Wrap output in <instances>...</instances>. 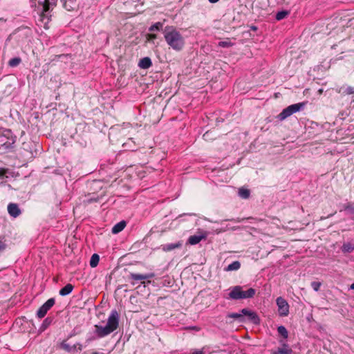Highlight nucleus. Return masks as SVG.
Here are the masks:
<instances>
[{"mask_svg": "<svg viewBox=\"0 0 354 354\" xmlns=\"http://www.w3.org/2000/svg\"><path fill=\"white\" fill-rule=\"evenodd\" d=\"M162 33L165 40L169 48L177 52L181 51L183 49L185 45V39L175 26H165Z\"/></svg>", "mask_w": 354, "mask_h": 354, "instance_id": "nucleus-1", "label": "nucleus"}, {"mask_svg": "<svg viewBox=\"0 0 354 354\" xmlns=\"http://www.w3.org/2000/svg\"><path fill=\"white\" fill-rule=\"evenodd\" d=\"M119 319L120 315L118 311L112 310L105 326L95 325V334L100 338L109 335L118 328Z\"/></svg>", "mask_w": 354, "mask_h": 354, "instance_id": "nucleus-2", "label": "nucleus"}, {"mask_svg": "<svg viewBox=\"0 0 354 354\" xmlns=\"http://www.w3.org/2000/svg\"><path fill=\"white\" fill-rule=\"evenodd\" d=\"M36 0H32L31 6H36ZM58 0H37L39 6H41V11L39 15V21L44 24V27L47 29L48 24L51 20V12L57 6Z\"/></svg>", "mask_w": 354, "mask_h": 354, "instance_id": "nucleus-3", "label": "nucleus"}, {"mask_svg": "<svg viewBox=\"0 0 354 354\" xmlns=\"http://www.w3.org/2000/svg\"><path fill=\"white\" fill-rule=\"evenodd\" d=\"M255 294L256 290L252 288L243 290V286H236L230 289L228 298L234 300L245 299L252 298Z\"/></svg>", "mask_w": 354, "mask_h": 354, "instance_id": "nucleus-4", "label": "nucleus"}, {"mask_svg": "<svg viewBox=\"0 0 354 354\" xmlns=\"http://www.w3.org/2000/svg\"><path fill=\"white\" fill-rule=\"evenodd\" d=\"M306 104V102H299L291 104L285 108L277 116V118L282 121L292 115L293 113L302 110Z\"/></svg>", "mask_w": 354, "mask_h": 354, "instance_id": "nucleus-5", "label": "nucleus"}, {"mask_svg": "<svg viewBox=\"0 0 354 354\" xmlns=\"http://www.w3.org/2000/svg\"><path fill=\"white\" fill-rule=\"evenodd\" d=\"M209 234L207 231L198 229L193 235L189 237L187 243H199L201 241H205Z\"/></svg>", "mask_w": 354, "mask_h": 354, "instance_id": "nucleus-6", "label": "nucleus"}, {"mask_svg": "<svg viewBox=\"0 0 354 354\" xmlns=\"http://www.w3.org/2000/svg\"><path fill=\"white\" fill-rule=\"evenodd\" d=\"M276 303L278 307L279 315L281 317L288 316L289 314V304L287 301L281 297L276 299Z\"/></svg>", "mask_w": 354, "mask_h": 354, "instance_id": "nucleus-7", "label": "nucleus"}, {"mask_svg": "<svg viewBox=\"0 0 354 354\" xmlns=\"http://www.w3.org/2000/svg\"><path fill=\"white\" fill-rule=\"evenodd\" d=\"M55 304V299L50 298L48 299L37 310V315L39 318H43L47 313V312Z\"/></svg>", "mask_w": 354, "mask_h": 354, "instance_id": "nucleus-8", "label": "nucleus"}, {"mask_svg": "<svg viewBox=\"0 0 354 354\" xmlns=\"http://www.w3.org/2000/svg\"><path fill=\"white\" fill-rule=\"evenodd\" d=\"M241 313H243V317L246 316L248 319L253 324H259L260 323V319L255 312L248 310V308H243L241 310Z\"/></svg>", "mask_w": 354, "mask_h": 354, "instance_id": "nucleus-9", "label": "nucleus"}, {"mask_svg": "<svg viewBox=\"0 0 354 354\" xmlns=\"http://www.w3.org/2000/svg\"><path fill=\"white\" fill-rule=\"evenodd\" d=\"M155 277L153 273H149L146 274H136V273H130L129 279L133 281H141L148 279H151Z\"/></svg>", "mask_w": 354, "mask_h": 354, "instance_id": "nucleus-10", "label": "nucleus"}, {"mask_svg": "<svg viewBox=\"0 0 354 354\" xmlns=\"http://www.w3.org/2000/svg\"><path fill=\"white\" fill-rule=\"evenodd\" d=\"M8 212L9 214L14 218H16L21 214V210H20L18 205L16 203L8 204Z\"/></svg>", "mask_w": 354, "mask_h": 354, "instance_id": "nucleus-11", "label": "nucleus"}, {"mask_svg": "<svg viewBox=\"0 0 354 354\" xmlns=\"http://www.w3.org/2000/svg\"><path fill=\"white\" fill-rule=\"evenodd\" d=\"M151 65H152L151 60L148 57L142 58L138 63V66L142 69H148L149 68L151 67Z\"/></svg>", "mask_w": 354, "mask_h": 354, "instance_id": "nucleus-12", "label": "nucleus"}, {"mask_svg": "<svg viewBox=\"0 0 354 354\" xmlns=\"http://www.w3.org/2000/svg\"><path fill=\"white\" fill-rule=\"evenodd\" d=\"M337 91L342 95L354 94V87H353V86H342Z\"/></svg>", "mask_w": 354, "mask_h": 354, "instance_id": "nucleus-13", "label": "nucleus"}, {"mask_svg": "<svg viewBox=\"0 0 354 354\" xmlns=\"http://www.w3.org/2000/svg\"><path fill=\"white\" fill-rule=\"evenodd\" d=\"M292 351L286 344H283V347L279 348L277 351L272 353V354H292Z\"/></svg>", "mask_w": 354, "mask_h": 354, "instance_id": "nucleus-14", "label": "nucleus"}, {"mask_svg": "<svg viewBox=\"0 0 354 354\" xmlns=\"http://www.w3.org/2000/svg\"><path fill=\"white\" fill-rule=\"evenodd\" d=\"M126 226V222L124 221H122L119 223H118L117 224H115L113 228H112V232L113 234H118L119 232H120L121 231H122L124 230V228Z\"/></svg>", "mask_w": 354, "mask_h": 354, "instance_id": "nucleus-15", "label": "nucleus"}, {"mask_svg": "<svg viewBox=\"0 0 354 354\" xmlns=\"http://www.w3.org/2000/svg\"><path fill=\"white\" fill-rule=\"evenodd\" d=\"M73 286L71 283H68L59 290V295L61 296L68 295L73 291Z\"/></svg>", "mask_w": 354, "mask_h": 354, "instance_id": "nucleus-16", "label": "nucleus"}, {"mask_svg": "<svg viewBox=\"0 0 354 354\" xmlns=\"http://www.w3.org/2000/svg\"><path fill=\"white\" fill-rule=\"evenodd\" d=\"M76 6V0H65L64 7L67 10H73Z\"/></svg>", "mask_w": 354, "mask_h": 354, "instance_id": "nucleus-17", "label": "nucleus"}, {"mask_svg": "<svg viewBox=\"0 0 354 354\" xmlns=\"http://www.w3.org/2000/svg\"><path fill=\"white\" fill-rule=\"evenodd\" d=\"M99 261H100L99 255L97 254H93L91 256V259H90V262H89L90 266L91 268H95L98 265Z\"/></svg>", "mask_w": 354, "mask_h": 354, "instance_id": "nucleus-18", "label": "nucleus"}, {"mask_svg": "<svg viewBox=\"0 0 354 354\" xmlns=\"http://www.w3.org/2000/svg\"><path fill=\"white\" fill-rule=\"evenodd\" d=\"M162 27H163V24L161 23V22H156V24H153L152 26H151L149 28V30L151 31V32H153V31H160L161 30H164L162 29Z\"/></svg>", "mask_w": 354, "mask_h": 354, "instance_id": "nucleus-19", "label": "nucleus"}, {"mask_svg": "<svg viewBox=\"0 0 354 354\" xmlns=\"http://www.w3.org/2000/svg\"><path fill=\"white\" fill-rule=\"evenodd\" d=\"M241 264L239 261H233L232 263L228 265V266L226 268V270L227 271H232V270H237L240 268Z\"/></svg>", "mask_w": 354, "mask_h": 354, "instance_id": "nucleus-20", "label": "nucleus"}, {"mask_svg": "<svg viewBox=\"0 0 354 354\" xmlns=\"http://www.w3.org/2000/svg\"><path fill=\"white\" fill-rule=\"evenodd\" d=\"M239 196L244 199L248 198L250 196V190L241 187L239 189Z\"/></svg>", "mask_w": 354, "mask_h": 354, "instance_id": "nucleus-21", "label": "nucleus"}, {"mask_svg": "<svg viewBox=\"0 0 354 354\" xmlns=\"http://www.w3.org/2000/svg\"><path fill=\"white\" fill-rule=\"evenodd\" d=\"M21 62V59L19 57L12 58L8 62V66L10 67H16Z\"/></svg>", "mask_w": 354, "mask_h": 354, "instance_id": "nucleus-22", "label": "nucleus"}, {"mask_svg": "<svg viewBox=\"0 0 354 354\" xmlns=\"http://www.w3.org/2000/svg\"><path fill=\"white\" fill-rule=\"evenodd\" d=\"M227 317H229V318H233V319H238L239 320L240 322H243V313L241 312V313H230L227 315Z\"/></svg>", "mask_w": 354, "mask_h": 354, "instance_id": "nucleus-23", "label": "nucleus"}, {"mask_svg": "<svg viewBox=\"0 0 354 354\" xmlns=\"http://www.w3.org/2000/svg\"><path fill=\"white\" fill-rule=\"evenodd\" d=\"M289 15V11L288 10H281L278 12L276 14L275 18L277 20L280 21L284 18H286Z\"/></svg>", "mask_w": 354, "mask_h": 354, "instance_id": "nucleus-24", "label": "nucleus"}, {"mask_svg": "<svg viewBox=\"0 0 354 354\" xmlns=\"http://www.w3.org/2000/svg\"><path fill=\"white\" fill-rule=\"evenodd\" d=\"M278 333L284 338H287L288 333L287 329L283 326H280L277 328Z\"/></svg>", "mask_w": 354, "mask_h": 354, "instance_id": "nucleus-25", "label": "nucleus"}, {"mask_svg": "<svg viewBox=\"0 0 354 354\" xmlns=\"http://www.w3.org/2000/svg\"><path fill=\"white\" fill-rule=\"evenodd\" d=\"M52 319L50 318H46L41 326V330H44L46 329L50 325Z\"/></svg>", "mask_w": 354, "mask_h": 354, "instance_id": "nucleus-26", "label": "nucleus"}, {"mask_svg": "<svg viewBox=\"0 0 354 354\" xmlns=\"http://www.w3.org/2000/svg\"><path fill=\"white\" fill-rule=\"evenodd\" d=\"M218 46L223 48H227L232 46V44L230 41H221L218 42Z\"/></svg>", "mask_w": 354, "mask_h": 354, "instance_id": "nucleus-27", "label": "nucleus"}, {"mask_svg": "<svg viewBox=\"0 0 354 354\" xmlns=\"http://www.w3.org/2000/svg\"><path fill=\"white\" fill-rule=\"evenodd\" d=\"M310 285H311V287L313 288V289L315 291L317 292L319 290V288L322 286V283H321V282H319V281H313Z\"/></svg>", "mask_w": 354, "mask_h": 354, "instance_id": "nucleus-28", "label": "nucleus"}, {"mask_svg": "<svg viewBox=\"0 0 354 354\" xmlns=\"http://www.w3.org/2000/svg\"><path fill=\"white\" fill-rule=\"evenodd\" d=\"M354 249L353 245H344L343 251H351Z\"/></svg>", "mask_w": 354, "mask_h": 354, "instance_id": "nucleus-29", "label": "nucleus"}, {"mask_svg": "<svg viewBox=\"0 0 354 354\" xmlns=\"http://www.w3.org/2000/svg\"><path fill=\"white\" fill-rule=\"evenodd\" d=\"M179 245H168L167 248H164L163 250L165 251H169V250H171L173 249H175L176 248H177Z\"/></svg>", "mask_w": 354, "mask_h": 354, "instance_id": "nucleus-30", "label": "nucleus"}, {"mask_svg": "<svg viewBox=\"0 0 354 354\" xmlns=\"http://www.w3.org/2000/svg\"><path fill=\"white\" fill-rule=\"evenodd\" d=\"M210 132L207 131L205 133L203 134V137L205 140H208L210 139Z\"/></svg>", "mask_w": 354, "mask_h": 354, "instance_id": "nucleus-31", "label": "nucleus"}, {"mask_svg": "<svg viewBox=\"0 0 354 354\" xmlns=\"http://www.w3.org/2000/svg\"><path fill=\"white\" fill-rule=\"evenodd\" d=\"M348 212L349 214L354 215V206L350 204Z\"/></svg>", "mask_w": 354, "mask_h": 354, "instance_id": "nucleus-32", "label": "nucleus"}, {"mask_svg": "<svg viewBox=\"0 0 354 354\" xmlns=\"http://www.w3.org/2000/svg\"><path fill=\"white\" fill-rule=\"evenodd\" d=\"M350 203L344 204L342 205L343 209L345 211H348L349 208Z\"/></svg>", "mask_w": 354, "mask_h": 354, "instance_id": "nucleus-33", "label": "nucleus"}, {"mask_svg": "<svg viewBox=\"0 0 354 354\" xmlns=\"http://www.w3.org/2000/svg\"><path fill=\"white\" fill-rule=\"evenodd\" d=\"M192 354H203V352L201 350L195 351L192 353Z\"/></svg>", "mask_w": 354, "mask_h": 354, "instance_id": "nucleus-34", "label": "nucleus"}, {"mask_svg": "<svg viewBox=\"0 0 354 354\" xmlns=\"http://www.w3.org/2000/svg\"><path fill=\"white\" fill-rule=\"evenodd\" d=\"M149 37L150 39H155L157 38V36H156V35L153 34V35H149Z\"/></svg>", "mask_w": 354, "mask_h": 354, "instance_id": "nucleus-35", "label": "nucleus"}, {"mask_svg": "<svg viewBox=\"0 0 354 354\" xmlns=\"http://www.w3.org/2000/svg\"><path fill=\"white\" fill-rule=\"evenodd\" d=\"M63 347H64L66 350L69 351V346H68V345L64 344V345H63Z\"/></svg>", "mask_w": 354, "mask_h": 354, "instance_id": "nucleus-36", "label": "nucleus"}, {"mask_svg": "<svg viewBox=\"0 0 354 354\" xmlns=\"http://www.w3.org/2000/svg\"><path fill=\"white\" fill-rule=\"evenodd\" d=\"M210 3H215L216 2H218L219 0H208Z\"/></svg>", "mask_w": 354, "mask_h": 354, "instance_id": "nucleus-37", "label": "nucleus"}, {"mask_svg": "<svg viewBox=\"0 0 354 354\" xmlns=\"http://www.w3.org/2000/svg\"><path fill=\"white\" fill-rule=\"evenodd\" d=\"M350 289L354 290V282L350 286Z\"/></svg>", "mask_w": 354, "mask_h": 354, "instance_id": "nucleus-38", "label": "nucleus"}, {"mask_svg": "<svg viewBox=\"0 0 354 354\" xmlns=\"http://www.w3.org/2000/svg\"><path fill=\"white\" fill-rule=\"evenodd\" d=\"M4 249L3 245H0V251Z\"/></svg>", "mask_w": 354, "mask_h": 354, "instance_id": "nucleus-39", "label": "nucleus"}, {"mask_svg": "<svg viewBox=\"0 0 354 354\" xmlns=\"http://www.w3.org/2000/svg\"><path fill=\"white\" fill-rule=\"evenodd\" d=\"M335 213H336V212H335V213H333V214H331L328 215V216H327V218H329V217L332 216H333V215H334Z\"/></svg>", "mask_w": 354, "mask_h": 354, "instance_id": "nucleus-40", "label": "nucleus"}, {"mask_svg": "<svg viewBox=\"0 0 354 354\" xmlns=\"http://www.w3.org/2000/svg\"><path fill=\"white\" fill-rule=\"evenodd\" d=\"M189 216H195V214H189Z\"/></svg>", "mask_w": 354, "mask_h": 354, "instance_id": "nucleus-41", "label": "nucleus"}, {"mask_svg": "<svg viewBox=\"0 0 354 354\" xmlns=\"http://www.w3.org/2000/svg\"><path fill=\"white\" fill-rule=\"evenodd\" d=\"M183 215H186V214H183ZM183 214L182 215H180L179 217H182Z\"/></svg>", "mask_w": 354, "mask_h": 354, "instance_id": "nucleus-42", "label": "nucleus"}, {"mask_svg": "<svg viewBox=\"0 0 354 354\" xmlns=\"http://www.w3.org/2000/svg\"><path fill=\"white\" fill-rule=\"evenodd\" d=\"M92 354H98V353L95 352V353H93Z\"/></svg>", "mask_w": 354, "mask_h": 354, "instance_id": "nucleus-43", "label": "nucleus"}]
</instances>
